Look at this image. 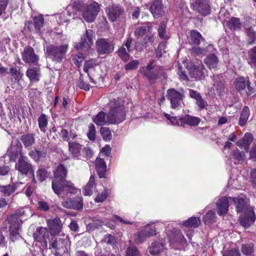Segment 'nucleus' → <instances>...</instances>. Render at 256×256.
Returning a JSON list of instances; mask_svg holds the SVG:
<instances>
[{
	"mask_svg": "<svg viewBox=\"0 0 256 256\" xmlns=\"http://www.w3.org/2000/svg\"><path fill=\"white\" fill-rule=\"evenodd\" d=\"M234 198L236 202L233 204L236 205V212L242 213L239 218L240 222L244 227L248 228L256 220V216L254 210L250 206L245 196L241 195Z\"/></svg>",
	"mask_w": 256,
	"mask_h": 256,
	"instance_id": "nucleus-1",
	"label": "nucleus"
},
{
	"mask_svg": "<svg viewBox=\"0 0 256 256\" xmlns=\"http://www.w3.org/2000/svg\"><path fill=\"white\" fill-rule=\"evenodd\" d=\"M67 170L62 164H60L54 172V178L52 182V188L54 192L59 195L63 191L70 193L76 192V189L72 186L70 182L65 180L67 175Z\"/></svg>",
	"mask_w": 256,
	"mask_h": 256,
	"instance_id": "nucleus-2",
	"label": "nucleus"
},
{
	"mask_svg": "<svg viewBox=\"0 0 256 256\" xmlns=\"http://www.w3.org/2000/svg\"><path fill=\"white\" fill-rule=\"evenodd\" d=\"M94 38V32L91 30H86V33L82 35L79 43L74 45V48L80 52L74 56L72 59V62L80 67L84 60V54L81 52H88Z\"/></svg>",
	"mask_w": 256,
	"mask_h": 256,
	"instance_id": "nucleus-3",
	"label": "nucleus"
},
{
	"mask_svg": "<svg viewBox=\"0 0 256 256\" xmlns=\"http://www.w3.org/2000/svg\"><path fill=\"white\" fill-rule=\"evenodd\" d=\"M72 7V12L74 16L77 14V12L82 11L83 18L88 23L94 22L100 11V6L96 2H92L86 6H82L80 2H75Z\"/></svg>",
	"mask_w": 256,
	"mask_h": 256,
	"instance_id": "nucleus-4",
	"label": "nucleus"
},
{
	"mask_svg": "<svg viewBox=\"0 0 256 256\" xmlns=\"http://www.w3.org/2000/svg\"><path fill=\"white\" fill-rule=\"evenodd\" d=\"M25 212L26 211L20 210L18 211L14 214L9 216L7 218V220L10 224V239L12 242H14L20 237L19 230L22 221L20 218L24 216Z\"/></svg>",
	"mask_w": 256,
	"mask_h": 256,
	"instance_id": "nucleus-5",
	"label": "nucleus"
},
{
	"mask_svg": "<svg viewBox=\"0 0 256 256\" xmlns=\"http://www.w3.org/2000/svg\"><path fill=\"white\" fill-rule=\"evenodd\" d=\"M68 46L64 44L59 46L50 45L46 48V52L48 56L53 61L60 62L66 55Z\"/></svg>",
	"mask_w": 256,
	"mask_h": 256,
	"instance_id": "nucleus-6",
	"label": "nucleus"
},
{
	"mask_svg": "<svg viewBox=\"0 0 256 256\" xmlns=\"http://www.w3.org/2000/svg\"><path fill=\"white\" fill-rule=\"evenodd\" d=\"M112 108H110L108 114L110 118H116V121L113 124L120 123L125 119L126 111L124 106L118 100H114L110 103Z\"/></svg>",
	"mask_w": 256,
	"mask_h": 256,
	"instance_id": "nucleus-7",
	"label": "nucleus"
},
{
	"mask_svg": "<svg viewBox=\"0 0 256 256\" xmlns=\"http://www.w3.org/2000/svg\"><path fill=\"white\" fill-rule=\"evenodd\" d=\"M50 246L56 250V256H69L68 242L64 238H55L50 242Z\"/></svg>",
	"mask_w": 256,
	"mask_h": 256,
	"instance_id": "nucleus-8",
	"label": "nucleus"
},
{
	"mask_svg": "<svg viewBox=\"0 0 256 256\" xmlns=\"http://www.w3.org/2000/svg\"><path fill=\"white\" fill-rule=\"evenodd\" d=\"M48 236V232L46 228L42 226L37 228L33 234L35 245L38 246L40 250L46 248L48 246L47 239Z\"/></svg>",
	"mask_w": 256,
	"mask_h": 256,
	"instance_id": "nucleus-9",
	"label": "nucleus"
},
{
	"mask_svg": "<svg viewBox=\"0 0 256 256\" xmlns=\"http://www.w3.org/2000/svg\"><path fill=\"white\" fill-rule=\"evenodd\" d=\"M190 76L197 80L204 79L207 74V70L200 61H197L195 64L187 66Z\"/></svg>",
	"mask_w": 256,
	"mask_h": 256,
	"instance_id": "nucleus-10",
	"label": "nucleus"
},
{
	"mask_svg": "<svg viewBox=\"0 0 256 256\" xmlns=\"http://www.w3.org/2000/svg\"><path fill=\"white\" fill-rule=\"evenodd\" d=\"M166 96L170 101V106L174 109H179L184 97L183 94L174 88L167 90Z\"/></svg>",
	"mask_w": 256,
	"mask_h": 256,
	"instance_id": "nucleus-11",
	"label": "nucleus"
},
{
	"mask_svg": "<svg viewBox=\"0 0 256 256\" xmlns=\"http://www.w3.org/2000/svg\"><path fill=\"white\" fill-rule=\"evenodd\" d=\"M22 146L18 139L13 140L7 150V155L10 160L16 162L18 156H24L22 152Z\"/></svg>",
	"mask_w": 256,
	"mask_h": 256,
	"instance_id": "nucleus-12",
	"label": "nucleus"
},
{
	"mask_svg": "<svg viewBox=\"0 0 256 256\" xmlns=\"http://www.w3.org/2000/svg\"><path fill=\"white\" fill-rule=\"evenodd\" d=\"M97 52L100 54H108L112 53L114 48V44L113 42L105 38H100L96 42Z\"/></svg>",
	"mask_w": 256,
	"mask_h": 256,
	"instance_id": "nucleus-13",
	"label": "nucleus"
},
{
	"mask_svg": "<svg viewBox=\"0 0 256 256\" xmlns=\"http://www.w3.org/2000/svg\"><path fill=\"white\" fill-rule=\"evenodd\" d=\"M236 202V199L232 197H222L216 202L217 212L219 216H222L226 214L229 204Z\"/></svg>",
	"mask_w": 256,
	"mask_h": 256,
	"instance_id": "nucleus-14",
	"label": "nucleus"
},
{
	"mask_svg": "<svg viewBox=\"0 0 256 256\" xmlns=\"http://www.w3.org/2000/svg\"><path fill=\"white\" fill-rule=\"evenodd\" d=\"M21 55L22 60L27 64H36L39 60V56L35 54L34 48L30 46H26Z\"/></svg>",
	"mask_w": 256,
	"mask_h": 256,
	"instance_id": "nucleus-15",
	"label": "nucleus"
},
{
	"mask_svg": "<svg viewBox=\"0 0 256 256\" xmlns=\"http://www.w3.org/2000/svg\"><path fill=\"white\" fill-rule=\"evenodd\" d=\"M27 157L21 156L16 164V168L22 174L27 175L28 172L34 174V170L30 164L27 162Z\"/></svg>",
	"mask_w": 256,
	"mask_h": 256,
	"instance_id": "nucleus-16",
	"label": "nucleus"
},
{
	"mask_svg": "<svg viewBox=\"0 0 256 256\" xmlns=\"http://www.w3.org/2000/svg\"><path fill=\"white\" fill-rule=\"evenodd\" d=\"M106 12L110 20L114 22L123 14L124 10L119 4H114L106 7Z\"/></svg>",
	"mask_w": 256,
	"mask_h": 256,
	"instance_id": "nucleus-17",
	"label": "nucleus"
},
{
	"mask_svg": "<svg viewBox=\"0 0 256 256\" xmlns=\"http://www.w3.org/2000/svg\"><path fill=\"white\" fill-rule=\"evenodd\" d=\"M116 118H110L108 113L106 114L102 111L100 112L92 118V121L98 126H104L106 124H113Z\"/></svg>",
	"mask_w": 256,
	"mask_h": 256,
	"instance_id": "nucleus-18",
	"label": "nucleus"
},
{
	"mask_svg": "<svg viewBox=\"0 0 256 256\" xmlns=\"http://www.w3.org/2000/svg\"><path fill=\"white\" fill-rule=\"evenodd\" d=\"M46 222L52 236H56L60 234L62 228V224L60 218H56L54 219H49L47 220Z\"/></svg>",
	"mask_w": 256,
	"mask_h": 256,
	"instance_id": "nucleus-19",
	"label": "nucleus"
},
{
	"mask_svg": "<svg viewBox=\"0 0 256 256\" xmlns=\"http://www.w3.org/2000/svg\"><path fill=\"white\" fill-rule=\"evenodd\" d=\"M194 8L202 16H206L210 13V6L207 0H196L192 4Z\"/></svg>",
	"mask_w": 256,
	"mask_h": 256,
	"instance_id": "nucleus-20",
	"label": "nucleus"
},
{
	"mask_svg": "<svg viewBox=\"0 0 256 256\" xmlns=\"http://www.w3.org/2000/svg\"><path fill=\"white\" fill-rule=\"evenodd\" d=\"M154 18L162 16L164 12L162 0H156L151 4L149 8Z\"/></svg>",
	"mask_w": 256,
	"mask_h": 256,
	"instance_id": "nucleus-21",
	"label": "nucleus"
},
{
	"mask_svg": "<svg viewBox=\"0 0 256 256\" xmlns=\"http://www.w3.org/2000/svg\"><path fill=\"white\" fill-rule=\"evenodd\" d=\"M170 242L171 244L177 242L183 245L186 242L183 234L180 230L174 228L172 234L169 235Z\"/></svg>",
	"mask_w": 256,
	"mask_h": 256,
	"instance_id": "nucleus-22",
	"label": "nucleus"
},
{
	"mask_svg": "<svg viewBox=\"0 0 256 256\" xmlns=\"http://www.w3.org/2000/svg\"><path fill=\"white\" fill-rule=\"evenodd\" d=\"M204 62L209 69L216 70L218 67L219 60L215 54H210L204 58Z\"/></svg>",
	"mask_w": 256,
	"mask_h": 256,
	"instance_id": "nucleus-23",
	"label": "nucleus"
},
{
	"mask_svg": "<svg viewBox=\"0 0 256 256\" xmlns=\"http://www.w3.org/2000/svg\"><path fill=\"white\" fill-rule=\"evenodd\" d=\"M164 241H156L151 243L148 248V252L152 255L158 254L164 250Z\"/></svg>",
	"mask_w": 256,
	"mask_h": 256,
	"instance_id": "nucleus-24",
	"label": "nucleus"
},
{
	"mask_svg": "<svg viewBox=\"0 0 256 256\" xmlns=\"http://www.w3.org/2000/svg\"><path fill=\"white\" fill-rule=\"evenodd\" d=\"M152 23L149 22L146 26H140L136 28L134 32V35L137 38L144 36L148 32L152 34L153 31Z\"/></svg>",
	"mask_w": 256,
	"mask_h": 256,
	"instance_id": "nucleus-25",
	"label": "nucleus"
},
{
	"mask_svg": "<svg viewBox=\"0 0 256 256\" xmlns=\"http://www.w3.org/2000/svg\"><path fill=\"white\" fill-rule=\"evenodd\" d=\"M20 140L24 147L30 150L35 142V134H24L20 136Z\"/></svg>",
	"mask_w": 256,
	"mask_h": 256,
	"instance_id": "nucleus-26",
	"label": "nucleus"
},
{
	"mask_svg": "<svg viewBox=\"0 0 256 256\" xmlns=\"http://www.w3.org/2000/svg\"><path fill=\"white\" fill-rule=\"evenodd\" d=\"M144 75L148 78L151 84L154 83L156 80L158 76H162L164 77L165 76L162 68L160 66L156 68L154 70V71L150 72H146Z\"/></svg>",
	"mask_w": 256,
	"mask_h": 256,
	"instance_id": "nucleus-27",
	"label": "nucleus"
},
{
	"mask_svg": "<svg viewBox=\"0 0 256 256\" xmlns=\"http://www.w3.org/2000/svg\"><path fill=\"white\" fill-rule=\"evenodd\" d=\"M254 137L249 132L244 134V138L236 142V145L242 148H244L246 150H248L249 145L252 142Z\"/></svg>",
	"mask_w": 256,
	"mask_h": 256,
	"instance_id": "nucleus-28",
	"label": "nucleus"
},
{
	"mask_svg": "<svg viewBox=\"0 0 256 256\" xmlns=\"http://www.w3.org/2000/svg\"><path fill=\"white\" fill-rule=\"evenodd\" d=\"M95 167L100 178H104L106 170V165L104 159L98 158L96 160Z\"/></svg>",
	"mask_w": 256,
	"mask_h": 256,
	"instance_id": "nucleus-29",
	"label": "nucleus"
},
{
	"mask_svg": "<svg viewBox=\"0 0 256 256\" xmlns=\"http://www.w3.org/2000/svg\"><path fill=\"white\" fill-rule=\"evenodd\" d=\"M26 76L31 82H38L40 80V70L38 68L31 67L27 70Z\"/></svg>",
	"mask_w": 256,
	"mask_h": 256,
	"instance_id": "nucleus-30",
	"label": "nucleus"
},
{
	"mask_svg": "<svg viewBox=\"0 0 256 256\" xmlns=\"http://www.w3.org/2000/svg\"><path fill=\"white\" fill-rule=\"evenodd\" d=\"M234 84L236 88L239 92L244 90L246 86H247L249 92L252 90V88L249 84L248 81L246 80L244 78H238L236 80Z\"/></svg>",
	"mask_w": 256,
	"mask_h": 256,
	"instance_id": "nucleus-31",
	"label": "nucleus"
},
{
	"mask_svg": "<svg viewBox=\"0 0 256 256\" xmlns=\"http://www.w3.org/2000/svg\"><path fill=\"white\" fill-rule=\"evenodd\" d=\"M179 120L181 123L186 124L190 126H198L200 122V119L199 118L192 116L189 115L180 117L179 118Z\"/></svg>",
	"mask_w": 256,
	"mask_h": 256,
	"instance_id": "nucleus-32",
	"label": "nucleus"
},
{
	"mask_svg": "<svg viewBox=\"0 0 256 256\" xmlns=\"http://www.w3.org/2000/svg\"><path fill=\"white\" fill-rule=\"evenodd\" d=\"M69 151L73 158H78L82 153V146L76 142H69Z\"/></svg>",
	"mask_w": 256,
	"mask_h": 256,
	"instance_id": "nucleus-33",
	"label": "nucleus"
},
{
	"mask_svg": "<svg viewBox=\"0 0 256 256\" xmlns=\"http://www.w3.org/2000/svg\"><path fill=\"white\" fill-rule=\"evenodd\" d=\"M96 185L95 178L94 176H90V180L84 188L83 194L84 196H90L92 194L93 188Z\"/></svg>",
	"mask_w": 256,
	"mask_h": 256,
	"instance_id": "nucleus-34",
	"label": "nucleus"
},
{
	"mask_svg": "<svg viewBox=\"0 0 256 256\" xmlns=\"http://www.w3.org/2000/svg\"><path fill=\"white\" fill-rule=\"evenodd\" d=\"M250 114V112L248 108L245 106L243 108L240 117L238 124L240 126H242L246 124Z\"/></svg>",
	"mask_w": 256,
	"mask_h": 256,
	"instance_id": "nucleus-35",
	"label": "nucleus"
},
{
	"mask_svg": "<svg viewBox=\"0 0 256 256\" xmlns=\"http://www.w3.org/2000/svg\"><path fill=\"white\" fill-rule=\"evenodd\" d=\"M200 220L198 218L191 217L184 221L182 226L188 228H196L200 224Z\"/></svg>",
	"mask_w": 256,
	"mask_h": 256,
	"instance_id": "nucleus-36",
	"label": "nucleus"
},
{
	"mask_svg": "<svg viewBox=\"0 0 256 256\" xmlns=\"http://www.w3.org/2000/svg\"><path fill=\"white\" fill-rule=\"evenodd\" d=\"M228 28L234 30H238L240 29L242 24L238 18H232L228 22Z\"/></svg>",
	"mask_w": 256,
	"mask_h": 256,
	"instance_id": "nucleus-37",
	"label": "nucleus"
},
{
	"mask_svg": "<svg viewBox=\"0 0 256 256\" xmlns=\"http://www.w3.org/2000/svg\"><path fill=\"white\" fill-rule=\"evenodd\" d=\"M245 32L247 36V42L249 44H252L256 41V32L251 28H246Z\"/></svg>",
	"mask_w": 256,
	"mask_h": 256,
	"instance_id": "nucleus-38",
	"label": "nucleus"
},
{
	"mask_svg": "<svg viewBox=\"0 0 256 256\" xmlns=\"http://www.w3.org/2000/svg\"><path fill=\"white\" fill-rule=\"evenodd\" d=\"M190 41L196 44H199L200 41L204 40L200 34L196 30H192L190 32Z\"/></svg>",
	"mask_w": 256,
	"mask_h": 256,
	"instance_id": "nucleus-39",
	"label": "nucleus"
},
{
	"mask_svg": "<svg viewBox=\"0 0 256 256\" xmlns=\"http://www.w3.org/2000/svg\"><path fill=\"white\" fill-rule=\"evenodd\" d=\"M16 189L14 185H7L6 186H0V191L5 196H8L14 193Z\"/></svg>",
	"mask_w": 256,
	"mask_h": 256,
	"instance_id": "nucleus-40",
	"label": "nucleus"
},
{
	"mask_svg": "<svg viewBox=\"0 0 256 256\" xmlns=\"http://www.w3.org/2000/svg\"><path fill=\"white\" fill-rule=\"evenodd\" d=\"M39 128L42 132H45L46 131L48 126V118L46 116L42 114L40 116L38 119Z\"/></svg>",
	"mask_w": 256,
	"mask_h": 256,
	"instance_id": "nucleus-41",
	"label": "nucleus"
},
{
	"mask_svg": "<svg viewBox=\"0 0 256 256\" xmlns=\"http://www.w3.org/2000/svg\"><path fill=\"white\" fill-rule=\"evenodd\" d=\"M158 36L160 38L168 40L169 36L166 34V23L162 21L160 22L158 30Z\"/></svg>",
	"mask_w": 256,
	"mask_h": 256,
	"instance_id": "nucleus-42",
	"label": "nucleus"
},
{
	"mask_svg": "<svg viewBox=\"0 0 256 256\" xmlns=\"http://www.w3.org/2000/svg\"><path fill=\"white\" fill-rule=\"evenodd\" d=\"M71 8L72 10V6H68L67 8V12L66 13H61L58 16V21L60 23H64V22H68L69 21V20L67 18V16H70L72 15V14L70 12V10Z\"/></svg>",
	"mask_w": 256,
	"mask_h": 256,
	"instance_id": "nucleus-43",
	"label": "nucleus"
},
{
	"mask_svg": "<svg viewBox=\"0 0 256 256\" xmlns=\"http://www.w3.org/2000/svg\"><path fill=\"white\" fill-rule=\"evenodd\" d=\"M50 173L44 168H40L36 172V176L42 182L48 178Z\"/></svg>",
	"mask_w": 256,
	"mask_h": 256,
	"instance_id": "nucleus-44",
	"label": "nucleus"
},
{
	"mask_svg": "<svg viewBox=\"0 0 256 256\" xmlns=\"http://www.w3.org/2000/svg\"><path fill=\"white\" fill-rule=\"evenodd\" d=\"M230 157L237 162H240L244 160V154L236 148L230 154Z\"/></svg>",
	"mask_w": 256,
	"mask_h": 256,
	"instance_id": "nucleus-45",
	"label": "nucleus"
},
{
	"mask_svg": "<svg viewBox=\"0 0 256 256\" xmlns=\"http://www.w3.org/2000/svg\"><path fill=\"white\" fill-rule=\"evenodd\" d=\"M148 237L146 230H142L136 234L134 236L135 242L138 244H140Z\"/></svg>",
	"mask_w": 256,
	"mask_h": 256,
	"instance_id": "nucleus-46",
	"label": "nucleus"
},
{
	"mask_svg": "<svg viewBox=\"0 0 256 256\" xmlns=\"http://www.w3.org/2000/svg\"><path fill=\"white\" fill-rule=\"evenodd\" d=\"M44 22V20L42 15H39L34 18V24L37 32H39L40 28L43 26Z\"/></svg>",
	"mask_w": 256,
	"mask_h": 256,
	"instance_id": "nucleus-47",
	"label": "nucleus"
},
{
	"mask_svg": "<svg viewBox=\"0 0 256 256\" xmlns=\"http://www.w3.org/2000/svg\"><path fill=\"white\" fill-rule=\"evenodd\" d=\"M242 252L243 254L246 256H250L254 252L253 244H252L242 245Z\"/></svg>",
	"mask_w": 256,
	"mask_h": 256,
	"instance_id": "nucleus-48",
	"label": "nucleus"
},
{
	"mask_svg": "<svg viewBox=\"0 0 256 256\" xmlns=\"http://www.w3.org/2000/svg\"><path fill=\"white\" fill-rule=\"evenodd\" d=\"M100 134L103 138L106 140L108 141L110 140L112 138V134L110 130L106 128L102 127L100 130Z\"/></svg>",
	"mask_w": 256,
	"mask_h": 256,
	"instance_id": "nucleus-49",
	"label": "nucleus"
},
{
	"mask_svg": "<svg viewBox=\"0 0 256 256\" xmlns=\"http://www.w3.org/2000/svg\"><path fill=\"white\" fill-rule=\"evenodd\" d=\"M118 55L123 61L126 62L129 58V54L124 47L122 46L118 50Z\"/></svg>",
	"mask_w": 256,
	"mask_h": 256,
	"instance_id": "nucleus-50",
	"label": "nucleus"
},
{
	"mask_svg": "<svg viewBox=\"0 0 256 256\" xmlns=\"http://www.w3.org/2000/svg\"><path fill=\"white\" fill-rule=\"evenodd\" d=\"M140 62L138 60H132L130 62L128 63L125 66L124 68L126 70H134L136 69Z\"/></svg>",
	"mask_w": 256,
	"mask_h": 256,
	"instance_id": "nucleus-51",
	"label": "nucleus"
},
{
	"mask_svg": "<svg viewBox=\"0 0 256 256\" xmlns=\"http://www.w3.org/2000/svg\"><path fill=\"white\" fill-rule=\"evenodd\" d=\"M178 66L177 73L180 77V79L181 80L187 81L188 80V78L186 74L185 70H183L182 68L180 65V63L178 64Z\"/></svg>",
	"mask_w": 256,
	"mask_h": 256,
	"instance_id": "nucleus-52",
	"label": "nucleus"
},
{
	"mask_svg": "<svg viewBox=\"0 0 256 256\" xmlns=\"http://www.w3.org/2000/svg\"><path fill=\"white\" fill-rule=\"evenodd\" d=\"M28 154L30 158L38 162L40 160L42 156V152L39 150L35 149L30 151Z\"/></svg>",
	"mask_w": 256,
	"mask_h": 256,
	"instance_id": "nucleus-53",
	"label": "nucleus"
},
{
	"mask_svg": "<svg viewBox=\"0 0 256 256\" xmlns=\"http://www.w3.org/2000/svg\"><path fill=\"white\" fill-rule=\"evenodd\" d=\"M215 218L214 212L212 210H209L204 218V222L205 224H210L214 222Z\"/></svg>",
	"mask_w": 256,
	"mask_h": 256,
	"instance_id": "nucleus-54",
	"label": "nucleus"
},
{
	"mask_svg": "<svg viewBox=\"0 0 256 256\" xmlns=\"http://www.w3.org/2000/svg\"><path fill=\"white\" fill-rule=\"evenodd\" d=\"M72 204L74 206H76V208H72L74 210H80L82 208L83 200L82 197H77L72 199Z\"/></svg>",
	"mask_w": 256,
	"mask_h": 256,
	"instance_id": "nucleus-55",
	"label": "nucleus"
},
{
	"mask_svg": "<svg viewBox=\"0 0 256 256\" xmlns=\"http://www.w3.org/2000/svg\"><path fill=\"white\" fill-rule=\"evenodd\" d=\"M250 63L256 66V46L253 48L249 52Z\"/></svg>",
	"mask_w": 256,
	"mask_h": 256,
	"instance_id": "nucleus-56",
	"label": "nucleus"
},
{
	"mask_svg": "<svg viewBox=\"0 0 256 256\" xmlns=\"http://www.w3.org/2000/svg\"><path fill=\"white\" fill-rule=\"evenodd\" d=\"M11 75L16 79L19 80L23 76L22 74L20 71L18 70L14 66H11L10 68V72H8Z\"/></svg>",
	"mask_w": 256,
	"mask_h": 256,
	"instance_id": "nucleus-57",
	"label": "nucleus"
},
{
	"mask_svg": "<svg viewBox=\"0 0 256 256\" xmlns=\"http://www.w3.org/2000/svg\"><path fill=\"white\" fill-rule=\"evenodd\" d=\"M103 241L112 246H115L116 242L115 237L110 234H106L104 238Z\"/></svg>",
	"mask_w": 256,
	"mask_h": 256,
	"instance_id": "nucleus-58",
	"label": "nucleus"
},
{
	"mask_svg": "<svg viewBox=\"0 0 256 256\" xmlns=\"http://www.w3.org/2000/svg\"><path fill=\"white\" fill-rule=\"evenodd\" d=\"M154 42V35L150 34V35L146 36L144 38L142 43L144 46L147 47L150 44H152Z\"/></svg>",
	"mask_w": 256,
	"mask_h": 256,
	"instance_id": "nucleus-59",
	"label": "nucleus"
},
{
	"mask_svg": "<svg viewBox=\"0 0 256 256\" xmlns=\"http://www.w3.org/2000/svg\"><path fill=\"white\" fill-rule=\"evenodd\" d=\"M96 65V60H91L86 62L84 67V70L86 72H88L89 69L93 68Z\"/></svg>",
	"mask_w": 256,
	"mask_h": 256,
	"instance_id": "nucleus-60",
	"label": "nucleus"
},
{
	"mask_svg": "<svg viewBox=\"0 0 256 256\" xmlns=\"http://www.w3.org/2000/svg\"><path fill=\"white\" fill-rule=\"evenodd\" d=\"M88 138L91 140H94L96 138V130L94 126L90 124L88 126V132L87 134Z\"/></svg>",
	"mask_w": 256,
	"mask_h": 256,
	"instance_id": "nucleus-61",
	"label": "nucleus"
},
{
	"mask_svg": "<svg viewBox=\"0 0 256 256\" xmlns=\"http://www.w3.org/2000/svg\"><path fill=\"white\" fill-rule=\"evenodd\" d=\"M191 52L195 56L203 55L206 52L204 48H202L200 47H194L191 50Z\"/></svg>",
	"mask_w": 256,
	"mask_h": 256,
	"instance_id": "nucleus-62",
	"label": "nucleus"
},
{
	"mask_svg": "<svg viewBox=\"0 0 256 256\" xmlns=\"http://www.w3.org/2000/svg\"><path fill=\"white\" fill-rule=\"evenodd\" d=\"M126 256H139V252L136 247H128L126 250Z\"/></svg>",
	"mask_w": 256,
	"mask_h": 256,
	"instance_id": "nucleus-63",
	"label": "nucleus"
},
{
	"mask_svg": "<svg viewBox=\"0 0 256 256\" xmlns=\"http://www.w3.org/2000/svg\"><path fill=\"white\" fill-rule=\"evenodd\" d=\"M108 196V192L106 190L102 192L101 194H98L95 198L96 202H102L105 200Z\"/></svg>",
	"mask_w": 256,
	"mask_h": 256,
	"instance_id": "nucleus-64",
	"label": "nucleus"
}]
</instances>
